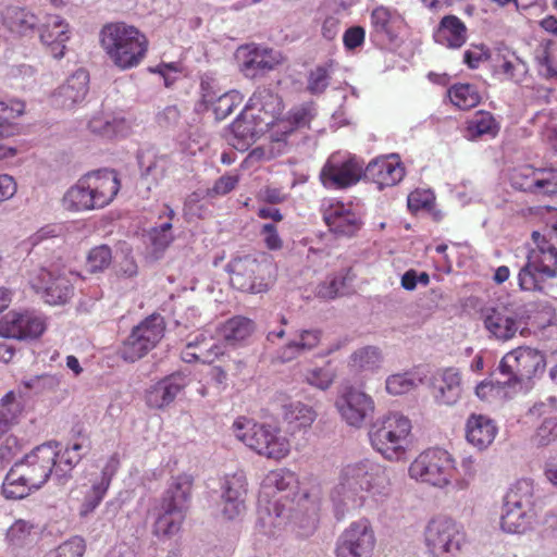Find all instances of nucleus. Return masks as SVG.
Returning a JSON list of instances; mask_svg holds the SVG:
<instances>
[{
    "mask_svg": "<svg viewBox=\"0 0 557 557\" xmlns=\"http://www.w3.org/2000/svg\"><path fill=\"white\" fill-rule=\"evenodd\" d=\"M297 490L298 479L293 471L282 468L267 474L257 509V527L262 533L274 535L288 521L305 529V533L315 528L317 502Z\"/></svg>",
    "mask_w": 557,
    "mask_h": 557,
    "instance_id": "f257e3e1",
    "label": "nucleus"
},
{
    "mask_svg": "<svg viewBox=\"0 0 557 557\" xmlns=\"http://www.w3.org/2000/svg\"><path fill=\"white\" fill-rule=\"evenodd\" d=\"M389 493V482L382 467L370 459H362L341 469L331 499L337 513L344 515L366 506L368 498L382 502Z\"/></svg>",
    "mask_w": 557,
    "mask_h": 557,
    "instance_id": "f03ea898",
    "label": "nucleus"
},
{
    "mask_svg": "<svg viewBox=\"0 0 557 557\" xmlns=\"http://www.w3.org/2000/svg\"><path fill=\"white\" fill-rule=\"evenodd\" d=\"M85 442L87 440L82 438L81 442L73 443L64 449L58 442H48L36 446L16 462L38 490L47 483L51 475L60 484H64L72 476L73 469L87 453Z\"/></svg>",
    "mask_w": 557,
    "mask_h": 557,
    "instance_id": "7ed1b4c3",
    "label": "nucleus"
},
{
    "mask_svg": "<svg viewBox=\"0 0 557 557\" xmlns=\"http://www.w3.org/2000/svg\"><path fill=\"white\" fill-rule=\"evenodd\" d=\"M531 249L525 264L518 275L519 286L523 290L539 292L550 297L557 295V248L550 245L544 235L534 231Z\"/></svg>",
    "mask_w": 557,
    "mask_h": 557,
    "instance_id": "20e7f679",
    "label": "nucleus"
},
{
    "mask_svg": "<svg viewBox=\"0 0 557 557\" xmlns=\"http://www.w3.org/2000/svg\"><path fill=\"white\" fill-rule=\"evenodd\" d=\"M100 42L109 60L121 71L137 67L148 51L146 36L136 27L125 23L103 26Z\"/></svg>",
    "mask_w": 557,
    "mask_h": 557,
    "instance_id": "39448f33",
    "label": "nucleus"
},
{
    "mask_svg": "<svg viewBox=\"0 0 557 557\" xmlns=\"http://www.w3.org/2000/svg\"><path fill=\"white\" fill-rule=\"evenodd\" d=\"M411 421L399 412L379 417L369 428L371 446L389 461L405 458L410 444Z\"/></svg>",
    "mask_w": 557,
    "mask_h": 557,
    "instance_id": "423d86ee",
    "label": "nucleus"
},
{
    "mask_svg": "<svg viewBox=\"0 0 557 557\" xmlns=\"http://www.w3.org/2000/svg\"><path fill=\"white\" fill-rule=\"evenodd\" d=\"M546 359L539 349L520 346L500 359L496 372L503 377L500 384L511 388L529 387L533 380L543 375Z\"/></svg>",
    "mask_w": 557,
    "mask_h": 557,
    "instance_id": "0eeeda50",
    "label": "nucleus"
},
{
    "mask_svg": "<svg viewBox=\"0 0 557 557\" xmlns=\"http://www.w3.org/2000/svg\"><path fill=\"white\" fill-rule=\"evenodd\" d=\"M231 284L242 292L259 294L269 288L272 262L265 255H246L233 258L226 265Z\"/></svg>",
    "mask_w": 557,
    "mask_h": 557,
    "instance_id": "6e6552de",
    "label": "nucleus"
},
{
    "mask_svg": "<svg viewBox=\"0 0 557 557\" xmlns=\"http://www.w3.org/2000/svg\"><path fill=\"white\" fill-rule=\"evenodd\" d=\"M456 467L451 455L443 448H429L420 453L409 466V476L434 487L448 486Z\"/></svg>",
    "mask_w": 557,
    "mask_h": 557,
    "instance_id": "1a4fd4ad",
    "label": "nucleus"
},
{
    "mask_svg": "<svg viewBox=\"0 0 557 557\" xmlns=\"http://www.w3.org/2000/svg\"><path fill=\"white\" fill-rule=\"evenodd\" d=\"M165 322L162 315L153 313L135 325L129 335L122 342L119 354L128 362L145 357L163 338Z\"/></svg>",
    "mask_w": 557,
    "mask_h": 557,
    "instance_id": "9d476101",
    "label": "nucleus"
},
{
    "mask_svg": "<svg viewBox=\"0 0 557 557\" xmlns=\"http://www.w3.org/2000/svg\"><path fill=\"white\" fill-rule=\"evenodd\" d=\"M78 274L63 268H41L30 277L32 288L49 305H64L74 295V282Z\"/></svg>",
    "mask_w": 557,
    "mask_h": 557,
    "instance_id": "9b49d317",
    "label": "nucleus"
},
{
    "mask_svg": "<svg viewBox=\"0 0 557 557\" xmlns=\"http://www.w3.org/2000/svg\"><path fill=\"white\" fill-rule=\"evenodd\" d=\"M463 542L461 527L449 517H433L425 525L424 543L432 557H453L460 550Z\"/></svg>",
    "mask_w": 557,
    "mask_h": 557,
    "instance_id": "f8f14e48",
    "label": "nucleus"
},
{
    "mask_svg": "<svg viewBox=\"0 0 557 557\" xmlns=\"http://www.w3.org/2000/svg\"><path fill=\"white\" fill-rule=\"evenodd\" d=\"M483 323L488 337L500 343L513 339L517 334L522 335L527 324L523 310L513 305L485 309Z\"/></svg>",
    "mask_w": 557,
    "mask_h": 557,
    "instance_id": "ddd939ff",
    "label": "nucleus"
},
{
    "mask_svg": "<svg viewBox=\"0 0 557 557\" xmlns=\"http://www.w3.org/2000/svg\"><path fill=\"white\" fill-rule=\"evenodd\" d=\"M375 535L371 523L360 519L349 524L336 542V557H372Z\"/></svg>",
    "mask_w": 557,
    "mask_h": 557,
    "instance_id": "4468645a",
    "label": "nucleus"
},
{
    "mask_svg": "<svg viewBox=\"0 0 557 557\" xmlns=\"http://www.w3.org/2000/svg\"><path fill=\"white\" fill-rule=\"evenodd\" d=\"M236 59L239 71L247 78L263 76L283 62L281 52L256 44L240 46Z\"/></svg>",
    "mask_w": 557,
    "mask_h": 557,
    "instance_id": "2eb2a0df",
    "label": "nucleus"
},
{
    "mask_svg": "<svg viewBox=\"0 0 557 557\" xmlns=\"http://www.w3.org/2000/svg\"><path fill=\"white\" fill-rule=\"evenodd\" d=\"M321 212L330 232L336 236L352 237L363 225L361 214L350 203L334 199L324 200Z\"/></svg>",
    "mask_w": 557,
    "mask_h": 557,
    "instance_id": "dca6fc26",
    "label": "nucleus"
},
{
    "mask_svg": "<svg viewBox=\"0 0 557 557\" xmlns=\"http://www.w3.org/2000/svg\"><path fill=\"white\" fill-rule=\"evenodd\" d=\"M335 406L342 419L350 426L360 429L368 419L372 418L375 404L367 393L348 387L336 399Z\"/></svg>",
    "mask_w": 557,
    "mask_h": 557,
    "instance_id": "f3484780",
    "label": "nucleus"
},
{
    "mask_svg": "<svg viewBox=\"0 0 557 557\" xmlns=\"http://www.w3.org/2000/svg\"><path fill=\"white\" fill-rule=\"evenodd\" d=\"M38 36L41 45L54 59H62L71 39L70 24L62 16L46 14L39 23Z\"/></svg>",
    "mask_w": 557,
    "mask_h": 557,
    "instance_id": "a211bd4d",
    "label": "nucleus"
},
{
    "mask_svg": "<svg viewBox=\"0 0 557 557\" xmlns=\"http://www.w3.org/2000/svg\"><path fill=\"white\" fill-rule=\"evenodd\" d=\"M361 171L357 161H339L336 156H332L322 168L320 178L326 188L343 189L358 183Z\"/></svg>",
    "mask_w": 557,
    "mask_h": 557,
    "instance_id": "6ab92c4d",
    "label": "nucleus"
},
{
    "mask_svg": "<svg viewBox=\"0 0 557 557\" xmlns=\"http://www.w3.org/2000/svg\"><path fill=\"white\" fill-rule=\"evenodd\" d=\"M119 468L120 457L119 454L115 453L107 459L106 463L101 468L99 476L92 480L91 486L85 494L79 507V517H88L100 505Z\"/></svg>",
    "mask_w": 557,
    "mask_h": 557,
    "instance_id": "aec40b11",
    "label": "nucleus"
},
{
    "mask_svg": "<svg viewBox=\"0 0 557 557\" xmlns=\"http://www.w3.org/2000/svg\"><path fill=\"white\" fill-rule=\"evenodd\" d=\"M364 176L383 189L398 184L405 176V168L399 156L392 153L372 160L364 170Z\"/></svg>",
    "mask_w": 557,
    "mask_h": 557,
    "instance_id": "412c9836",
    "label": "nucleus"
},
{
    "mask_svg": "<svg viewBox=\"0 0 557 557\" xmlns=\"http://www.w3.org/2000/svg\"><path fill=\"white\" fill-rule=\"evenodd\" d=\"M557 408V398L548 397L545 401L534 404L530 408V413L536 417H543L531 437L536 447H546L557 443V416L550 414Z\"/></svg>",
    "mask_w": 557,
    "mask_h": 557,
    "instance_id": "4be33fe9",
    "label": "nucleus"
},
{
    "mask_svg": "<svg viewBox=\"0 0 557 557\" xmlns=\"http://www.w3.org/2000/svg\"><path fill=\"white\" fill-rule=\"evenodd\" d=\"M224 349L219 339L214 338L209 330H202L188 339L182 350V359L185 362L212 363Z\"/></svg>",
    "mask_w": 557,
    "mask_h": 557,
    "instance_id": "5701e85b",
    "label": "nucleus"
},
{
    "mask_svg": "<svg viewBox=\"0 0 557 557\" xmlns=\"http://www.w3.org/2000/svg\"><path fill=\"white\" fill-rule=\"evenodd\" d=\"M83 177L89 186L91 197L98 209L111 203L121 187L117 173L114 170H98L87 173Z\"/></svg>",
    "mask_w": 557,
    "mask_h": 557,
    "instance_id": "b1692460",
    "label": "nucleus"
},
{
    "mask_svg": "<svg viewBox=\"0 0 557 557\" xmlns=\"http://www.w3.org/2000/svg\"><path fill=\"white\" fill-rule=\"evenodd\" d=\"M284 109L281 96L269 87H258L245 106L246 111H257L253 119L270 125L281 116Z\"/></svg>",
    "mask_w": 557,
    "mask_h": 557,
    "instance_id": "393cba45",
    "label": "nucleus"
},
{
    "mask_svg": "<svg viewBox=\"0 0 557 557\" xmlns=\"http://www.w3.org/2000/svg\"><path fill=\"white\" fill-rule=\"evenodd\" d=\"M89 75L84 69L75 71L52 95V103L60 109H72L88 92Z\"/></svg>",
    "mask_w": 557,
    "mask_h": 557,
    "instance_id": "a878e982",
    "label": "nucleus"
},
{
    "mask_svg": "<svg viewBox=\"0 0 557 557\" xmlns=\"http://www.w3.org/2000/svg\"><path fill=\"white\" fill-rule=\"evenodd\" d=\"M401 23L403 18L397 10L377 5L370 14V36L373 41L392 42L397 37Z\"/></svg>",
    "mask_w": 557,
    "mask_h": 557,
    "instance_id": "bb28decb",
    "label": "nucleus"
},
{
    "mask_svg": "<svg viewBox=\"0 0 557 557\" xmlns=\"http://www.w3.org/2000/svg\"><path fill=\"white\" fill-rule=\"evenodd\" d=\"M462 392L461 374L456 368L437 371L432 377V394L440 405H455Z\"/></svg>",
    "mask_w": 557,
    "mask_h": 557,
    "instance_id": "cd10ccee",
    "label": "nucleus"
},
{
    "mask_svg": "<svg viewBox=\"0 0 557 557\" xmlns=\"http://www.w3.org/2000/svg\"><path fill=\"white\" fill-rule=\"evenodd\" d=\"M186 385V375L182 373L171 374L147 391L146 404L153 409H163L174 401Z\"/></svg>",
    "mask_w": 557,
    "mask_h": 557,
    "instance_id": "c85d7f7f",
    "label": "nucleus"
},
{
    "mask_svg": "<svg viewBox=\"0 0 557 557\" xmlns=\"http://www.w3.org/2000/svg\"><path fill=\"white\" fill-rule=\"evenodd\" d=\"M498 433V428L493 419L485 414L472 413L466 422V438L478 450L490 447Z\"/></svg>",
    "mask_w": 557,
    "mask_h": 557,
    "instance_id": "c756f323",
    "label": "nucleus"
},
{
    "mask_svg": "<svg viewBox=\"0 0 557 557\" xmlns=\"http://www.w3.org/2000/svg\"><path fill=\"white\" fill-rule=\"evenodd\" d=\"M323 332L320 329H304L295 333L285 346L278 350V357L283 362L292 361L299 356L319 347Z\"/></svg>",
    "mask_w": 557,
    "mask_h": 557,
    "instance_id": "7c9ffc66",
    "label": "nucleus"
},
{
    "mask_svg": "<svg viewBox=\"0 0 557 557\" xmlns=\"http://www.w3.org/2000/svg\"><path fill=\"white\" fill-rule=\"evenodd\" d=\"M194 478L190 474L182 473L172 476L168 488L164 491L161 503L177 510L188 512Z\"/></svg>",
    "mask_w": 557,
    "mask_h": 557,
    "instance_id": "2f4dec72",
    "label": "nucleus"
},
{
    "mask_svg": "<svg viewBox=\"0 0 557 557\" xmlns=\"http://www.w3.org/2000/svg\"><path fill=\"white\" fill-rule=\"evenodd\" d=\"M465 23L456 15L444 16L433 33L435 42L449 49H459L468 37Z\"/></svg>",
    "mask_w": 557,
    "mask_h": 557,
    "instance_id": "473e14b6",
    "label": "nucleus"
},
{
    "mask_svg": "<svg viewBox=\"0 0 557 557\" xmlns=\"http://www.w3.org/2000/svg\"><path fill=\"white\" fill-rule=\"evenodd\" d=\"M269 424H259L245 417L237 418L233 423V433L250 449L260 455L267 436H269Z\"/></svg>",
    "mask_w": 557,
    "mask_h": 557,
    "instance_id": "72a5a7b5",
    "label": "nucleus"
},
{
    "mask_svg": "<svg viewBox=\"0 0 557 557\" xmlns=\"http://www.w3.org/2000/svg\"><path fill=\"white\" fill-rule=\"evenodd\" d=\"M494 72L502 76L503 79L518 84L527 76L529 66L528 63L516 53V51L505 47L503 49H498Z\"/></svg>",
    "mask_w": 557,
    "mask_h": 557,
    "instance_id": "f704fd0d",
    "label": "nucleus"
},
{
    "mask_svg": "<svg viewBox=\"0 0 557 557\" xmlns=\"http://www.w3.org/2000/svg\"><path fill=\"white\" fill-rule=\"evenodd\" d=\"M37 490L35 483L17 462L9 470L2 483V495L7 499H22Z\"/></svg>",
    "mask_w": 557,
    "mask_h": 557,
    "instance_id": "c9c22d12",
    "label": "nucleus"
},
{
    "mask_svg": "<svg viewBox=\"0 0 557 557\" xmlns=\"http://www.w3.org/2000/svg\"><path fill=\"white\" fill-rule=\"evenodd\" d=\"M535 510L517 509L505 507L503 504L500 513V528L510 534H524L532 530L536 521Z\"/></svg>",
    "mask_w": 557,
    "mask_h": 557,
    "instance_id": "e433bc0d",
    "label": "nucleus"
},
{
    "mask_svg": "<svg viewBox=\"0 0 557 557\" xmlns=\"http://www.w3.org/2000/svg\"><path fill=\"white\" fill-rule=\"evenodd\" d=\"M535 486L531 479H520L510 485L504 496L505 507L535 510Z\"/></svg>",
    "mask_w": 557,
    "mask_h": 557,
    "instance_id": "4c0bfd02",
    "label": "nucleus"
},
{
    "mask_svg": "<svg viewBox=\"0 0 557 557\" xmlns=\"http://www.w3.org/2000/svg\"><path fill=\"white\" fill-rule=\"evenodd\" d=\"M186 516L187 512L160 503L153 524V534L158 537L171 539L180 532Z\"/></svg>",
    "mask_w": 557,
    "mask_h": 557,
    "instance_id": "58836bf2",
    "label": "nucleus"
},
{
    "mask_svg": "<svg viewBox=\"0 0 557 557\" xmlns=\"http://www.w3.org/2000/svg\"><path fill=\"white\" fill-rule=\"evenodd\" d=\"M40 20L32 12L17 8H8L3 13V24L5 27L17 35H27L35 29L38 30Z\"/></svg>",
    "mask_w": 557,
    "mask_h": 557,
    "instance_id": "ea45409f",
    "label": "nucleus"
},
{
    "mask_svg": "<svg viewBox=\"0 0 557 557\" xmlns=\"http://www.w3.org/2000/svg\"><path fill=\"white\" fill-rule=\"evenodd\" d=\"M218 331L226 344L235 346L252 335L255 323L248 318L237 315L225 321Z\"/></svg>",
    "mask_w": 557,
    "mask_h": 557,
    "instance_id": "a19ab883",
    "label": "nucleus"
},
{
    "mask_svg": "<svg viewBox=\"0 0 557 557\" xmlns=\"http://www.w3.org/2000/svg\"><path fill=\"white\" fill-rule=\"evenodd\" d=\"M84 177L82 176L75 185L70 187L62 198V206L65 210L81 212L96 210V203L91 197Z\"/></svg>",
    "mask_w": 557,
    "mask_h": 557,
    "instance_id": "79ce46f5",
    "label": "nucleus"
},
{
    "mask_svg": "<svg viewBox=\"0 0 557 557\" xmlns=\"http://www.w3.org/2000/svg\"><path fill=\"white\" fill-rule=\"evenodd\" d=\"M283 419L294 430L307 429L317 419V412L309 405L292 401L283 406Z\"/></svg>",
    "mask_w": 557,
    "mask_h": 557,
    "instance_id": "37998d69",
    "label": "nucleus"
},
{
    "mask_svg": "<svg viewBox=\"0 0 557 557\" xmlns=\"http://www.w3.org/2000/svg\"><path fill=\"white\" fill-rule=\"evenodd\" d=\"M499 132V124L492 113L478 111L469 121L467 136L475 139L482 136L495 137Z\"/></svg>",
    "mask_w": 557,
    "mask_h": 557,
    "instance_id": "c03bdc74",
    "label": "nucleus"
},
{
    "mask_svg": "<svg viewBox=\"0 0 557 557\" xmlns=\"http://www.w3.org/2000/svg\"><path fill=\"white\" fill-rule=\"evenodd\" d=\"M382 359L377 347L364 346L350 355L349 367L356 372L374 371L381 366Z\"/></svg>",
    "mask_w": 557,
    "mask_h": 557,
    "instance_id": "a18cd8bd",
    "label": "nucleus"
},
{
    "mask_svg": "<svg viewBox=\"0 0 557 557\" xmlns=\"http://www.w3.org/2000/svg\"><path fill=\"white\" fill-rule=\"evenodd\" d=\"M148 249L151 258L153 260L160 259L174 239L172 234V223L165 222L159 226L150 228L148 232Z\"/></svg>",
    "mask_w": 557,
    "mask_h": 557,
    "instance_id": "49530a36",
    "label": "nucleus"
},
{
    "mask_svg": "<svg viewBox=\"0 0 557 557\" xmlns=\"http://www.w3.org/2000/svg\"><path fill=\"white\" fill-rule=\"evenodd\" d=\"M290 445L286 436L276 428L270 426L269 436H267L260 455L270 459H282L288 455Z\"/></svg>",
    "mask_w": 557,
    "mask_h": 557,
    "instance_id": "de8ad7c7",
    "label": "nucleus"
},
{
    "mask_svg": "<svg viewBox=\"0 0 557 557\" xmlns=\"http://www.w3.org/2000/svg\"><path fill=\"white\" fill-rule=\"evenodd\" d=\"M22 405L13 392L7 393L0 400V438L16 422Z\"/></svg>",
    "mask_w": 557,
    "mask_h": 557,
    "instance_id": "09e8293b",
    "label": "nucleus"
},
{
    "mask_svg": "<svg viewBox=\"0 0 557 557\" xmlns=\"http://www.w3.org/2000/svg\"><path fill=\"white\" fill-rule=\"evenodd\" d=\"M305 382L321 391L329 389L336 379V369L331 361L322 367H314L306 370Z\"/></svg>",
    "mask_w": 557,
    "mask_h": 557,
    "instance_id": "8fccbe9b",
    "label": "nucleus"
},
{
    "mask_svg": "<svg viewBox=\"0 0 557 557\" xmlns=\"http://www.w3.org/2000/svg\"><path fill=\"white\" fill-rule=\"evenodd\" d=\"M422 381L418 372L396 373L386 379L385 388L391 395H403L416 388Z\"/></svg>",
    "mask_w": 557,
    "mask_h": 557,
    "instance_id": "3c124183",
    "label": "nucleus"
},
{
    "mask_svg": "<svg viewBox=\"0 0 557 557\" xmlns=\"http://www.w3.org/2000/svg\"><path fill=\"white\" fill-rule=\"evenodd\" d=\"M25 112V103L17 99L0 101V139L12 135L11 122Z\"/></svg>",
    "mask_w": 557,
    "mask_h": 557,
    "instance_id": "603ef678",
    "label": "nucleus"
},
{
    "mask_svg": "<svg viewBox=\"0 0 557 557\" xmlns=\"http://www.w3.org/2000/svg\"><path fill=\"white\" fill-rule=\"evenodd\" d=\"M448 96L454 106L461 110L474 108L480 102L476 88L470 84H456L448 89Z\"/></svg>",
    "mask_w": 557,
    "mask_h": 557,
    "instance_id": "864d4df0",
    "label": "nucleus"
},
{
    "mask_svg": "<svg viewBox=\"0 0 557 557\" xmlns=\"http://www.w3.org/2000/svg\"><path fill=\"white\" fill-rule=\"evenodd\" d=\"M243 95L237 90L222 92L211 106L215 119L218 121L226 119L232 114L233 110L243 102Z\"/></svg>",
    "mask_w": 557,
    "mask_h": 557,
    "instance_id": "5fc2aeb1",
    "label": "nucleus"
},
{
    "mask_svg": "<svg viewBox=\"0 0 557 557\" xmlns=\"http://www.w3.org/2000/svg\"><path fill=\"white\" fill-rule=\"evenodd\" d=\"M247 496V480L244 472L226 474L221 481V497L245 498Z\"/></svg>",
    "mask_w": 557,
    "mask_h": 557,
    "instance_id": "6e6d98bb",
    "label": "nucleus"
},
{
    "mask_svg": "<svg viewBox=\"0 0 557 557\" xmlns=\"http://www.w3.org/2000/svg\"><path fill=\"white\" fill-rule=\"evenodd\" d=\"M331 64L318 65L310 71L307 81V89L312 95H321L330 85Z\"/></svg>",
    "mask_w": 557,
    "mask_h": 557,
    "instance_id": "4d7b16f0",
    "label": "nucleus"
},
{
    "mask_svg": "<svg viewBox=\"0 0 557 557\" xmlns=\"http://www.w3.org/2000/svg\"><path fill=\"white\" fill-rule=\"evenodd\" d=\"M532 185L536 186L535 195H553L557 194V170L555 169H539L536 170V178L532 181Z\"/></svg>",
    "mask_w": 557,
    "mask_h": 557,
    "instance_id": "13d9d810",
    "label": "nucleus"
},
{
    "mask_svg": "<svg viewBox=\"0 0 557 557\" xmlns=\"http://www.w3.org/2000/svg\"><path fill=\"white\" fill-rule=\"evenodd\" d=\"M112 262V251L108 245H99L90 249L86 264L90 272H101Z\"/></svg>",
    "mask_w": 557,
    "mask_h": 557,
    "instance_id": "bf43d9fd",
    "label": "nucleus"
},
{
    "mask_svg": "<svg viewBox=\"0 0 557 557\" xmlns=\"http://www.w3.org/2000/svg\"><path fill=\"white\" fill-rule=\"evenodd\" d=\"M23 323L21 324L22 335L18 339H34L39 337L45 329L46 323L42 317L34 312H23Z\"/></svg>",
    "mask_w": 557,
    "mask_h": 557,
    "instance_id": "052dcab7",
    "label": "nucleus"
},
{
    "mask_svg": "<svg viewBox=\"0 0 557 557\" xmlns=\"http://www.w3.org/2000/svg\"><path fill=\"white\" fill-rule=\"evenodd\" d=\"M86 550V542L82 536H72L50 550L52 557H83Z\"/></svg>",
    "mask_w": 557,
    "mask_h": 557,
    "instance_id": "680f3d73",
    "label": "nucleus"
},
{
    "mask_svg": "<svg viewBox=\"0 0 557 557\" xmlns=\"http://www.w3.org/2000/svg\"><path fill=\"white\" fill-rule=\"evenodd\" d=\"M23 321V313L10 311L0 321V336L18 339Z\"/></svg>",
    "mask_w": 557,
    "mask_h": 557,
    "instance_id": "e2e57ef3",
    "label": "nucleus"
},
{
    "mask_svg": "<svg viewBox=\"0 0 557 557\" xmlns=\"http://www.w3.org/2000/svg\"><path fill=\"white\" fill-rule=\"evenodd\" d=\"M535 178L536 170L525 166L513 171L510 180L512 187L516 189L536 194V186H530L531 188H527V185H532V181H535Z\"/></svg>",
    "mask_w": 557,
    "mask_h": 557,
    "instance_id": "0e129e2a",
    "label": "nucleus"
},
{
    "mask_svg": "<svg viewBox=\"0 0 557 557\" xmlns=\"http://www.w3.org/2000/svg\"><path fill=\"white\" fill-rule=\"evenodd\" d=\"M221 94V89L218 87L215 79L208 76L201 78L200 106H203L205 109L211 108Z\"/></svg>",
    "mask_w": 557,
    "mask_h": 557,
    "instance_id": "69168bd1",
    "label": "nucleus"
},
{
    "mask_svg": "<svg viewBox=\"0 0 557 557\" xmlns=\"http://www.w3.org/2000/svg\"><path fill=\"white\" fill-rule=\"evenodd\" d=\"M239 182L237 174H225L219 177L214 185L207 190V196L210 198L218 196H225L231 193Z\"/></svg>",
    "mask_w": 557,
    "mask_h": 557,
    "instance_id": "338daca9",
    "label": "nucleus"
},
{
    "mask_svg": "<svg viewBox=\"0 0 557 557\" xmlns=\"http://www.w3.org/2000/svg\"><path fill=\"white\" fill-rule=\"evenodd\" d=\"M221 513L227 520H234L246 511V499L237 497H221Z\"/></svg>",
    "mask_w": 557,
    "mask_h": 557,
    "instance_id": "774afa93",
    "label": "nucleus"
}]
</instances>
